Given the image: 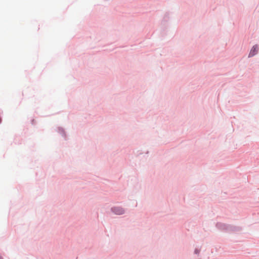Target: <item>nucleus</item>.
Returning a JSON list of instances; mask_svg holds the SVG:
<instances>
[{"label":"nucleus","instance_id":"1","mask_svg":"<svg viewBox=\"0 0 259 259\" xmlns=\"http://www.w3.org/2000/svg\"><path fill=\"white\" fill-rule=\"evenodd\" d=\"M112 211L116 214L120 215L124 213V210L119 207H115L112 208Z\"/></svg>","mask_w":259,"mask_h":259},{"label":"nucleus","instance_id":"2","mask_svg":"<svg viewBox=\"0 0 259 259\" xmlns=\"http://www.w3.org/2000/svg\"><path fill=\"white\" fill-rule=\"evenodd\" d=\"M257 52V46H254L251 50L249 54V57H252L255 55Z\"/></svg>","mask_w":259,"mask_h":259},{"label":"nucleus","instance_id":"3","mask_svg":"<svg viewBox=\"0 0 259 259\" xmlns=\"http://www.w3.org/2000/svg\"><path fill=\"white\" fill-rule=\"evenodd\" d=\"M0 259H3L2 257H0Z\"/></svg>","mask_w":259,"mask_h":259}]
</instances>
